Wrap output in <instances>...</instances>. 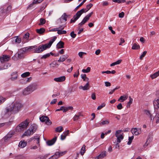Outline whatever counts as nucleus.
Wrapping results in <instances>:
<instances>
[{
    "label": "nucleus",
    "mask_w": 159,
    "mask_h": 159,
    "mask_svg": "<svg viewBox=\"0 0 159 159\" xmlns=\"http://www.w3.org/2000/svg\"><path fill=\"white\" fill-rule=\"evenodd\" d=\"M93 13V12H91L88 14L85 17L87 18V19L89 20L90 17L92 16Z\"/></svg>",
    "instance_id": "4d7b16f0"
},
{
    "label": "nucleus",
    "mask_w": 159,
    "mask_h": 159,
    "mask_svg": "<svg viewBox=\"0 0 159 159\" xmlns=\"http://www.w3.org/2000/svg\"><path fill=\"white\" fill-rule=\"evenodd\" d=\"M45 30L44 28H41L40 29H37L36 30V32L40 34H43L45 31Z\"/></svg>",
    "instance_id": "a878e982"
},
{
    "label": "nucleus",
    "mask_w": 159,
    "mask_h": 159,
    "mask_svg": "<svg viewBox=\"0 0 159 159\" xmlns=\"http://www.w3.org/2000/svg\"><path fill=\"white\" fill-rule=\"evenodd\" d=\"M80 115H75L73 118L74 121L77 120L80 118Z\"/></svg>",
    "instance_id": "37998d69"
},
{
    "label": "nucleus",
    "mask_w": 159,
    "mask_h": 159,
    "mask_svg": "<svg viewBox=\"0 0 159 159\" xmlns=\"http://www.w3.org/2000/svg\"><path fill=\"white\" fill-rule=\"evenodd\" d=\"M63 130V128L61 126H59L56 128L55 129V131L56 132H61Z\"/></svg>",
    "instance_id": "7c9ffc66"
},
{
    "label": "nucleus",
    "mask_w": 159,
    "mask_h": 159,
    "mask_svg": "<svg viewBox=\"0 0 159 159\" xmlns=\"http://www.w3.org/2000/svg\"><path fill=\"white\" fill-rule=\"evenodd\" d=\"M22 104L17 101H14L8 106L7 107L4 111L2 112V116L4 118L10 117L12 114L18 113L22 107Z\"/></svg>",
    "instance_id": "f257e3e1"
},
{
    "label": "nucleus",
    "mask_w": 159,
    "mask_h": 159,
    "mask_svg": "<svg viewBox=\"0 0 159 159\" xmlns=\"http://www.w3.org/2000/svg\"><path fill=\"white\" fill-rule=\"evenodd\" d=\"M66 136L65 135H64L63 134L61 136V140H63L65 139Z\"/></svg>",
    "instance_id": "338daca9"
},
{
    "label": "nucleus",
    "mask_w": 159,
    "mask_h": 159,
    "mask_svg": "<svg viewBox=\"0 0 159 159\" xmlns=\"http://www.w3.org/2000/svg\"><path fill=\"white\" fill-rule=\"evenodd\" d=\"M59 34H65L66 33V30H59L57 32Z\"/></svg>",
    "instance_id": "58836bf2"
},
{
    "label": "nucleus",
    "mask_w": 159,
    "mask_h": 159,
    "mask_svg": "<svg viewBox=\"0 0 159 159\" xmlns=\"http://www.w3.org/2000/svg\"><path fill=\"white\" fill-rule=\"evenodd\" d=\"M56 38V37H54L49 41L48 43L40 45L38 47L36 46V47L35 48V51H34V52L39 53L47 48H50L53 43L55 40Z\"/></svg>",
    "instance_id": "f03ea898"
},
{
    "label": "nucleus",
    "mask_w": 159,
    "mask_h": 159,
    "mask_svg": "<svg viewBox=\"0 0 159 159\" xmlns=\"http://www.w3.org/2000/svg\"><path fill=\"white\" fill-rule=\"evenodd\" d=\"M11 66V65L9 63H6L4 64L3 68L0 67V70H2L3 69H5L8 68V67H10Z\"/></svg>",
    "instance_id": "c85d7f7f"
},
{
    "label": "nucleus",
    "mask_w": 159,
    "mask_h": 159,
    "mask_svg": "<svg viewBox=\"0 0 159 159\" xmlns=\"http://www.w3.org/2000/svg\"><path fill=\"white\" fill-rule=\"evenodd\" d=\"M131 131L133 134L135 135H138L141 133V130L139 129L136 128H132Z\"/></svg>",
    "instance_id": "9b49d317"
},
{
    "label": "nucleus",
    "mask_w": 159,
    "mask_h": 159,
    "mask_svg": "<svg viewBox=\"0 0 159 159\" xmlns=\"http://www.w3.org/2000/svg\"><path fill=\"white\" fill-rule=\"evenodd\" d=\"M117 107L118 110L121 109L123 108L122 104L121 103L119 104L118 105H117Z\"/></svg>",
    "instance_id": "864d4df0"
},
{
    "label": "nucleus",
    "mask_w": 159,
    "mask_h": 159,
    "mask_svg": "<svg viewBox=\"0 0 159 159\" xmlns=\"http://www.w3.org/2000/svg\"><path fill=\"white\" fill-rule=\"evenodd\" d=\"M93 6V4L90 3L87 6V8L88 9L87 10L85 11L86 9L83 8L80 11H78L75 14V15L71 19L70 23H74L77 20H78L79 18L81 15L83 13L85 12L88 11V10H89Z\"/></svg>",
    "instance_id": "7ed1b4c3"
},
{
    "label": "nucleus",
    "mask_w": 159,
    "mask_h": 159,
    "mask_svg": "<svg viewBox=\"0 0 159 159\" xmlns=\"http://www.w3.org/2000/svg\"><path fill=\"white\" fill-rule=\"evenodd\" d=\"M105 105V104L104 103H102L101 105L98 106L97 108V109L98 110H100L103 107H104Z\"/></svg>",
    "instance_id": "6e6d98bb"
},
{
    "label": "nucleus",
    "mask_w": 159,
    "mask_h": 159,
    "mask_svg": "<svg viewBox=\"0 0 159 159\" xmlns=\"http://www.w3.org/2000/svg\"><path fill=\"white\" fill-rule=\"evenodd\" d=\"M33 132H31L29 129L25 131L23 134V136H28L33 134Z\"/></svg>",
    "instance_id": "5701e85b"
},
{
    "label": "nucleus",
    "mask_w": 159,
    "mask_h": 159,
    "mask_svg": "<svg viewBox=\"0 0 159 159\" xmlns=\"http://www.w3.org/2000/svg\"><path fill=\"white\" fill-rule=\"evenodd\" d=\"M11 80L14 81L17 79V75L16 73H13L11 78Z\"/></svg>",
    "instance_id": "bb28decb"
},
{
    "label": "nucleus",
    "mask_w": 159,
    "mask_h": 159,
    "mask_svg": "<svg viewBox=\"0 0 159 159\" xmlns=\"http://www.w3.org/2000/svg\"><path fill=\"white\" fill-rule=\"evenodd\" d=\"M40 22L39 24V25H42L45 23V20L43 18H41L40 19Z\"/></svg>",
    "instance_id": "72a5a7b5"
},
{
    "label": "nucleus",
    "mask_w": 159,
    "mask_h": 159,
    "mask_svg": "<svg viewBox=\"0 0 159 159\" xmlns=\"http://www.w3.org/2000/svg\"><path fill=\"white\" fill-rule=\"evenodd\" d=\"M127 99V97L125 95L121 96L118 99V101L122 102Z\"/></svg>",
    "instance_id": "393cba45"
},
{
    "label": "nucleus",
    "mask_w": 159,
    "mask_h": 159,
    "mask_svg": "<svg viewBox=\"0 0 159 159\" xmlns=\"http://www.w3.org/2000/svg\"><path fill=\"white\" fill-rule=\"evenodd\" d=\"M50 56V53H48L46 54L43 55L41 57V58L42 59H46L48 57H49Z\"/></svg>",
    "instance_id": "c03bdc74"
},
{
    "label": "nucleus",
    "mask_w": 159,
    "mask_h": 159,
    "mask_svg": "<svg viewBox=\"0 0 159 159\" xmlns=\"http://www.w3.org/2000/svg\"><path fill=\"white\" fill-rule=\"evenodd\" d=\"M43 0H34V1L32 2V4H37L39 3H40L42 2Z\"/></svg>",
    "instance_id": "de8ad7c7"
},
{
    "label": "nucleus",
    "mask_w": 159,
    "mask_h": 159,
    "mask_svg": "<svg viewBox=\"0 0 159 159\" xmlns=\"http://www.w3.org/2000/svg\"><path fill=\"white\" fill-rule=\"evenodd\" d=\"M29 37V34L28 33H26L23 36L24 39H28Z\"/></svg>",
    "instance_id": "8fccbe9b"
},
{
    "label": "nucleus",
    "mask_w": 159,
    "mask_h": 159,
    "mask_svg": "<svg viewBox=\"0 0 159 159\" xmlns=\"http://www.w3.org/2000/svg\"><path fill=\"white\" fill-rule=\"evenodd\" d=\"M122 131V130H117L116 131V133H115L116 137H118V136H119V134L121 133Z\"/></svg>",
    "instance_id": "3c124183"
},
{
    "label": "nucleus",
    "mask_w": 159,
    "mask_h": 159,
    "mask_svg": "<svg viewBox=\"0 0 159 159\" xmlns=\"http://www.w3.org/2000/svg\"><path fill=\"white\" fill-rule=\"evenodd\" d=\"M29 124V120L26 119L25 121L21 122L16 127L15 129L16 132L23 131L25 129Z\"/></svg>",
    "instance_id": "39448f33"
},
{
    "label": "nucleus",
    "mask_w": 159,
    "mask_h": 159,
    "mask_svg": "<svg viewBox=\"0 0 159 159\" xmlns=\"http://www.w3.org/2000/svg\"><path fill=\"white\" fill-rule=\"evenodd\" d=\"M87 0H84L78 6H77L75 9V11L78 8L84 3Z\"/></svg>",
    "instance_id": "79ce46f5"
},
{
    "label": "nucleus",
    "mask_w": 159,
    "mask_h": 159,
    "mask_svg": "<svg viewBox=\"0 0 159 159\" xmlns=\"http://www.w3.org/2000/svg\"><path fill=\"white\" fill-rule=\"evenodd\" d=\"M40 120L42 122H44L47 125H50L52 124L51 121L47 116H42L39 118Z\"/></svg>",
    "instance_id": "6e6552de"
},
{
    "label": "nucleus",
    "mask_w": 159,
    "mask_h": 159,
    "mask_svg": "<svg viewBox=\"0 0 159 159\" xmlns=\"http://www.w3.org/2000/svg\"><path fill=\"white\" fill-rule=\"evenodd\" d=\"M34 139H35V140L36 141L37 143L39 144V137H35Z\"/></svg>",
    "instance_id": "0e129e2a"
},
{
    "label": "nucleus",
    "mask_w": 159,
    "mask_h": 159,
    "mask_svg": "<svg viewBox=\"0 0 159 159\" xmlns=\"http://www.w3.org/2000/svg\"><path fill=\"white\" fill-rule=\"evenodd\" d=\"M65 13H64L61 16V17L58 19L57 20L58 24H61L63 22L65 16Z\"/></svg>",
    "instance_id": "412c9836"
},
{
    "label": "nucleus",
    "mask_w": 159,
    "mask_h": 159,
    "mask_svg": "<svg viewBox=\"0 0 159 159\" xmlns=\"http://www.w3.org/2000/svg\"><path fill=\"white\" fill-rule=\"evenodd\" d=\"M91 98L93 100H95L96 98V97L95 96V93H92L91 95Z\"/></svg>",
    "instance_id": "052dcab7"
},
{
    "label": "nucleus",
    "mask_w": 159,
    "mask_h": 159,
    "mask_svg": "<svg viewBox=\"0 0 159 159\" xmlns=\"http://www.w3.org/2000/svg\"><path fill=\"white\" fill-rule=\"evenodd\" d=\"M48 154H47L44 156H41L36 158V159H45L48 156Z\"/></svg>",
    "instance_id": "4c0bfd02"
},
{
    "label": "nucleus",
    "mask_w": 159,
    "mask_h": 159,
    "mask_svg": "<svg viewBox=\"0 0 159 159\" xmlns=\"http://www.w3.org/2000/svg\"><path fill=\"white\" fill-rule=\"evenodd\" d=\"M57 101V99H53L51 102V104H53L56 103Z\"/></svg>",
    "instance_id": "774afa93"
},
{
    "label": "nucleus",
    "mask_w": 159,
    "mask_h": 159,
    "mask_svg": "<svg viewBox=\"0 0 159 159\" xmlns=\"http://www.w3.org/2000/svg\"><path fill=\"white\" fill-rule=\"evenodd\" d=\"M129 101L128 102L126 106V107L127 108H129L130 107V104L132 103L133 102V99L130 97H129Z\"/></svg>",
    "instance_id": "c9c22d12"
},
{
    "label": "nucleus",
    "mask_w": 159,
    "mask_h": 159,
    "mask_svg": "<svg viewBox=\"0 0 159 159\" xmlns=\"http://www.w3.org/2000/svg\"><path fill=\"white\" fill-rule=\"evenodd\" d=\"M147 53V51H144L143 52L142 54L140 56V59L141 60L145 56Z\"/></svg>",
    "instance_id": "a18cd8bd"
},
{
    "label": "nucleus",
    "mask_w": 159,
    "mask_h": 159,
    "mask_svg": "<svg viewBox=\"0 0 159 159\" xmlns=\"http://www.w3.org/2000/svg\"><path fill=\"white\" fill-rule=\"evenodd\" d=\"M116 137L117 138L116 141L118 143H120L121 140H122L124 138L122 134H120L119 136Z\"/></svg>",
    "instance_id": "cd10ccee"
},
{
    "label": "nucleus",
    "mask_w": 159,
    "mask_h": 159,
    "mask_svg": "<svg viewBox=\"0 0 159 159\" xmlns=\"http://www.w3.org/2000/svg\"><path fill=\"white\" fill-rule=\"evenodd\" d=\"M70 35L73 38H74L76 36V34L74 33V32L73 31L70 34Z\"/></svg>",
    "instance_id": "5fc2aeb1"
},
{
    "label": "nucleus",
    "mask_w": 159,
    "mask_h": 159,
    "mask_svg": "<svg viewBox=\"0 0 159 159\" xmlns=\"http://www.w3.org/2000/svg\"><path fill=\"white\" fill-rule=\"evenodd\" d=\"M109 123V122L107 120H104L102 122L100 123V125H103L105 124H108Z\"/></svg>",
    "instance_id": "603ef678"
},
{
    "label": "nucleus",
    "mask_w": 159,
    "mask_h": 159,
    "mask_svg": "<svg viewBox=\"0 0 159 159\" xmlns=\"http://www.w3.org/2000/svg\"><path fill=\"white\" fill-rule=\"evenodd\" d=\"M158 76L157 75H156L155 73H154L153 74L151 75L150 77H151L152 79H154L156 78Z\"/></svg>",
    "instance_id": "bf43d9fd"
},
{
    "label": "nucleus",
    "mask_w": 159,
    "mask_h": 159,
    "mask_svg": "<svg viewBox=\"0 0 159 159\" xmlns=\"http://www.w3.org/2000/svg\"><path fill=\"white\" fill-rule=\"evenodd\" d=\"M79 75V70H78L75 73L73 76L74 77H77Z\"/></svg>",
    "instance_id": "e2e57ef3"
},
{
    "label": "nucleus",
    "mask_w": 159,
    "mask_h": 159,
    "mask_svg": "<svg viewBox=\"0 0 159 159\" xmlns=\"http://www.w3.org/2000/svg\"><path fill=\"white\" fill-rule=\"evenodd\" d=\"M7 99V98L2 96H0V104L4 102Z\"/></svg>",
    "instance_id": "e433bc0d"
},
{
    "label": "nucleus",
    "mask_w": 159,
    "mask_h": 159,
    "mask_svg": "<svg viewBox=\"0 0 159 159\" xmlns=\"http://www.w3.org/2000/svg\"><path fill=\"white\" fill-rule=\"evenodd\" d=\"M30 73L29 72H25L21 75V76L22 78H25L30 76Z\"/></svg>",
    "instance_id": "2f4dec72"
},
{
    "label": "nucleus",
    "mask_w": 159,
    "mask_h": 159,
    "mask_svg": "<svg viewBox=\"0 0 159 159\" xmlns=\"http://www.w3.org/2000/svg\"><path fill=\"white\" fill-rule=\"evenodd\" d=\"M140 48V46L136 43H134L132 47V49H138Z\"/></svg>",
    "instance_id": "c756f323"
},
{
    "label": "nucleus",
    "mask_w": 159,
    "mask_h": 159,
    "mask_svg": "<svg viewBox=\"0 0 159 159\" xmlns=\"http://www.w3.org/2000/svg\"><path fill=\"white\" fill-rule=\"evenodd\" d=\"M10 59L9 55H3L0 58V61L2 63L8 61Z\"/></svg>",
    "instance_id": "9d476101"
},
{
    "label": "nucleus",
    "mask_w": 159,
    "mask_h": 159,
    "mask_svg": "<svg viewBox=\"0 0 159 159\" xmlns=\"http://www.w3.org/2000/svg\"><path fill=\"white\" fill-rule=\"evenodd\" d=\"M11 6H9L8 7L7 6H4L3 7L0 8V11L1 12L0 15L2 16L4 15L6 13L11 10Z\"/></svg>",
    "instance_id": "0eeeda50"
},
{
    "label": "nucleus",
    "mask_w": 159,
    "mask_h": 159,
    "mask_svg": "<svg viewBox=\"0 0 159 159\" xmlns=\"http://www.w3.org/2000/svg\"><path fill=\"white\" fill-rule=\"evenodd\" d=\"M37 129V126L35 124H33L31 125L29 129H28L31 132H33V134L36 131Z\"/></svg>",
    "instance_id": "2eb2a0df"
},
{
    "label": "nucleus",
    "mask_w": 159,
    "mask_h": 159,
    "mask_svg": "<svg viewBox=\"0 0 159 159\" xmlns=\"http://www.w3.org/2000/svg\"><path fill=\"white\" fill-rule=\"evenodd\" d=\"M90 68L88 67L86 69H83L82 70V72L84 73H88L90 71Z\"/></svg>",
    "instance_id": "ea45409f"
},
{
    "label": "nucleus",
    "mask_w": 159,
    "mask_h": 159,
    "mask_svg": "<svg viewBox=\"0 0 159 159\" xmlns=\"http://www.w3.org/2000/svg\"><path fill=\"white\" fill-rule=\"evenodd\" d=\"M38 87V85L36 83L31 84L23 90V94L25 95H28L36 90Z\"/></svg>",
    "instance_id": "20e7f679"
},
{
    "label": "nucleus",
    "mask_w": 159,
    "mask_h": 159,
    "mask_svg": "<svg viewBox=\"0 0 159 159\" xmlns=\"http://www.w3.org/2000/svg\"><path fill=\"white\" fill-rule=\"evenodd\" d=\"M14 134V132H10L7 134L4 137V140H6L10 139L12 135Z\"/></svg>",
    "instance_id": "f3484780"
},
{
    "label": "nucleus",
    "mask_w": 159,
    "mask_h": 159,
    "mask_svg": "<svg viewBox=\"0 0 159 159\" xmlns=\"http://www.w3.org/2000/svg\"><path fill=\"white\" fill-rule=\"evenodd\" d=\"M107 153L106 151H103L98 156L96 157L95 158V159H99V158H103L107 155Z\"/></svg>",
    "instance_id": "f8f14e48"
},
{
    "label": "nucleus",
    "mask_w": 159,
    "mask_h": 159,
    "mask_svg": "<svg viewBox=\"0 0 159 159\" xmlns=\"http://www.w3.org/2000/svg\"><path fill=\"white\" fill-rule=\"evenodd\" d=\"M88 20V19H87V18L85 17L82 21L78 25V27L80 28V27L84 24Z\"/></svg>",
    "instance_id": "4be33fe9"
},
{
    "label": "nucleus",
    "mask_w": 159,
    "mask_h": 159,
    "mask_svg": "<svg viewBox=\"0 0 159 159\" xmlns=\"http://www.w3.org/2000/svg\"><path fill=\"white\" fill-rule=\"evenodd\" d=\"M86 54V53L83 52H80L78 53V55L79 57L81 58H82L83 57V56Z\"/></svg>",
    "instance_id": "13d9d810"
},
{
    "label": "nucleus",
    "mask_w": 159,
    "mask_h": 159,
    "mask_svg": "<svg viewBox=\"0 0 159 159\" xmlns=\"http://www.w3.org/2000/svg\"><path fill=\"white\" fill-rule=\"evenodd\" d=\"M81 77L82 79H83V80L84 81H87L89 82V79L88 78H87L86 76V75L82 74L81 75Z\"/></svg>",
    "instance_id": "473e14b6"
},
{
    "label": "nucleus",
    "mask_w": 159,
    "mask_h": 159,
    "mask_svg": "<svg viewBox=\"0 0 159 159\" xmlns=\"http://www.w3.org/2000/svg\"><path fill=\"white\" fill-rule=\"evenodd\" d=\"M16 159H24L25 157L22 155H19L16 157Z\"/></svg>",
    "instance_id": "09e8293b"
},
{
    "label": "nucleus",
    "mask_w": 159,
    "mask_h": 159,
    "mask_svg": "<svg viewBox=\"0 0 159 159\" xmlns=\"http://www.w3.org/2000/svg\"><path fill=\"white\" fill-rule=\"evenodd\" d=\"M89 82H88L84 86H80L79 87V89H82L84 90H87L89 89Z\"/></svg>",
    "instance_id": "6ab92c4d"
},
{
    "label": "nucleus",
    "mask_w": 159,
    "mask_h": 159,
    "mask_svg": "<svg viewBox=\"0 0 159 159\" xmlns=\"http://www.w3.org/2000/svg\"><path fill=\"white\" fill-rule=\"evenodd\" d=\"M27 52L24 48L20 49L18 53H16L12 57V59L14 61H16L20 59H21L24 57V54Z\"/></svg>",
    "instance_id": "423d86ee"
},
{
    "label": "nucleus",
    "mask_w": 159,
    "mask_h": 159,
    "mask_svg": "<svg viewBox=\"0 0 159 159\" xmlns=\"http://www.w3.org/2000/svg\"><path fill=\"white\" fill-rule=\"evenodd\" d=\"M36 47V45L30 46L25 48L27 52L33 50L35 51V48Z\"/></svg>",
    "instance_id": "dca6fc26"
},
{
    "label": "nucleus",
    "mask_w": 159,
    "mask_h": 159,
    "mask_svg": "<svg viewBox=\"0 0 159 159\" xmlns=\"http://www.w3.org/2000/svg\"><path fill=\"white\" fill-rule=\"evenodd\" d=\"M85 147L86 146L85 145H83L82 148H81L80 151V153L82 155H84L85 152Z\"/></svg>",
    "instance_id": "f704fd0d"
},
{
    "label": "nucleus",
    "mask_w": 159,
    "mask_h": 159,
    "mask_svg": "<svg viewBox=\"0 0 159 159\" xmlns=\"http://www.w3.org/2000/svg\"><path fill=\"white\" fill-rule=\"evenodd\" d=\"M66 79V77L65 76H62L56 78L54 79V80L57 82H62L64 81Z\"/></svg>",
    "instance_id": "4468645a"
},
{
    "label": "nucleus",
    "mask_w": 159,
    "mask_h": 159,
    "mask_svg": "<svg viewBox=\"0 0 159 159\" xmlns=\"http://www.w3.org/2000/svg\"><path fill=\"white\" fill-rule=\"evenodd\" d=\"M15 41L16 43H20L21 41V39L18 37H16L15 38Z\"/></svg>",
    "instance_id": "49530a36"
},
{
    "label": "nucleus",
    "mask_w": 159,
    "mask_h": 159,
    "mask_svg": "<svg viewBox=\"0 0 159 159\" xmlns=\"http://www.w3.org/2000/svg\"><path fill=\"white\" fill-rule=\"evenodd\" d=\"M27 145V142L23 140L20 141L19 143V146L21 148H23L25 147Z\"/></svg>",
    "instance_id": "a211bd4d"
},
{
    "label": "nucleus",
    "mask_w": 159,
    "mask_h": 159,
    "mask_svg": "<svg viewBox=\"0 0 159 159\" xmlns=\"http://www.w3.org/2000/svg\"><path fill=\"white\" fill-rule=\"evenodd\" d=\"M57 139V137H55L52 139L47 141V144L48 146H51L53 145L56 141Z\"/></svg>",
    "instance_id": "ddd939ff"
},
{
    "label": "nucleus",
    "mask_w": 159,
    "mask_h": 159,
    "mask_svg": "<svg viewBox=\"0 0 159 159\" xmlns=\"http://www.w3.org/2000/svg\"><path fill=\"white\" fill-rule=\"evenodd\" d=\"M153 105L155 109H158L159 108V96L155 98L153 102Z\"/></svg>",
    "instance_id": "1a4fd4ad"
},
{
    "label": "nucleus",
    "mask_w": 159,
    "mask_h": 159,
    "mask_svg": "<svg viewBox=\"0 0 159 159\" xmlns=\"http://www.w3.org/2000/svg\"><path fill=\"white\" fill-rule=\"evenodd\" d=\"M105 86L107 87H109L111 85V84L109 82H105Z\"/></svg>",
    "instance_id": "69168bd1"
},
{
    "label": "nucleus",
    "mask_w": 159,
    "mask_h": 159,
    "mask_svg": "<svg viewBox=\"0 0 159 159\" xmlns=\"http://www.w3.org/2000/svg\"><path fill=\"white\" fill-rule=\"evenodd\" d=\"M124 15V12H121V13H120L119 14V16L120 18H123Z\"/></svg>",
    "instance_id": "680f3d73"
},
{
    "label": "nucleus",
    "mask_w": 159,
    "mask_h": 159,
    "mask_svg": "<svg viewBox=\"0 0 159 159\" xmlns=\"http://www.w3.org/2000/svg\"><path fill=\"white\" fill-rule=\"evenodd\" d=\"M64 43L62 41H60L57 45V49H60L64 48Z\"/></svg>",
    "instance_id": "aec40b11"
},
{
    "label": "nucleus",
    "mask_w": 159,
    "mask_h": 159,
    "mask_svg": "<svg viewBox=\"0 0 159 159\" xmlns=\"http://www.w3.org/2000/svg\"><path fill=\"white\" fill-rule=\"evenodd\" d=\"M145 112L146 114L150 118L151 120H152V115L151 114L150 111L148 110H145Z\"/></svg>",
    "instance_id": "a19ab883"
},
{
    "label": "nucleus",
    "mask_w": 159,
    "mask_h": 159,
    "mask_svg": "<svg viewBox=\"0 0 159 159\" xmlns=\"http://www.w3.org/2000/svg\"><path fill=\"white\" fill-rule=\"evenodd\" d=\"M152 141V138L150 137H148L144 145V147H145L148 146Z\"/></svg>",
    "instance_id": "b1692460"
}]
</instances>
